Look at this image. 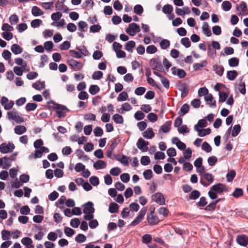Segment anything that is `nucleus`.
Returning a JSON list of instances; mask_svg holds the SVG:
<instances>
[{
    "instance_id": "obj_32",
    "label": "nucleus",
    "mask_w": 248,
    "mask_h": 248,
    "mask_svg": "<svg viewBox=\"0 0 248 248\" xmlns=\"http://www.w3.org/2000/svg\"><path fill=\"white\" fill-rule=\"evenodd\" d=\"M125 31H140V26L135 23L129 24L128 27L126 29Z\"/></svg>"
},
{
    "instance_id": "obj_14",
    "label": "nucleus",
    "mask_w": 248,
    "mask_h": 248,
    "mask_svg": "<svg viewBox=\"0 0 248 248\" xmlns=\"http://www.w3.org/2000/svg\"><path fill=\"white\" fill-rule=\"evenodd\" d=\"M143 137L146 139H151L155 136V133L153 128L149 127L147 129L142 133Z\"/></svg>"
},
{
    "instance_id": "obj_46",
    "label": "nucleus",
    "mask_w": 248,
    "mask_h": 248,
    "mask_svg": "<svg viewBox=\"0 0 248 248\" xmlns=\"http://www.w3.org/2000/svg\"><path fill=\"white\" fill-rule=\"evenodd\" d=\"M222 7L224 11H228L232 8V4L229 1H224L222 3Z\"/></svg>"
},
{
    "instance_id": "obj_47",
    "label": "nucleus",
    "mask_w": 248,
    "mask_h": 248,
    "mask_svg": "<svg viewBox=\"0 0 248 248\" xmlns=\"http://www.w3.org/2000/svg\"><path fill=\"white\" fill-rule=\"evenodd\" d=\"M134 12L138 15H141L143 12V8L140 4H137L134 7Z\"/></svg>"
},
{
    "instance_id": "obj_42",
    "label": "nucleus",
    "mask_w": 248,
    "mask_h": 248,
    "mask_svg": "<svg viewBox=\"0 0 248 248\" xmlns=\"http://www.w3.org/2000/svg\"><path fill=\"white\" fill-rule=\"evenodd\" d=\"M37 107V104L34 103H28L26 104L25 109L27 111L34 110Z\"/></svg>"
},
{
    "instance_id": "obj_58",
    "label": "nucleus",
    "mask_w": 248,
    "mask_h": 248,
    "mask_svg": "<svg viewBox=\"0 0 248 248\" xmlns=\"http://www.w3.org/2000/svg\"><path fill=\"white\" fill-rule=\"evenodd\" d=\"M144 117V113L140 110L137 111L134 114L135 119L137 121H140L143 119Z\"/></svg>"
},
{
    "instance_id": "obj_49",
    "label": "nucleus",
    "mask_w": 248,
    "mask_h": 248,
    "mask_svg": "<svg viewBox=\"0 0 248 248\" xmlns=\"http://www.w3.org/2000/svg\"><path fill=\"white\" fill-rule=\"evenodd\" d=\"M42 23L43 21L42 20L39 19H35L31 22V27L36 28L39 27L41 24H42Z\"/></svg>"
},
{
    "instance_id": "obj_50",
    "label": "nucleus",
    "mask_w": 248,
    "mask_h": 248,
    "mask_svg": "<svg viewBox=\"0 0 248 248\" xmlns=\"http://www.w3.org/2000/svg\"><path fill=\"white\" fill-rule=\"evenodd\" d=\"M219 102H225L228 97V94L224 92H219Z\"/></svg>"
},
{
    "instance_id": "obj_13",
    "label": "nucleus",
    "mask_w": 248,
    "mask_h": 248,
    "mask_svg": "<svg viewBox=\"0 0 248 248\" xmlns=\"http://www.w3.org/2000/svg\"><path fill=\"white\" fill-rule=\"evenodd\" d=\"M236 9L237 11H240L241 15L245 16L248 14V9L245 2L242 1L239 6L237 7Z\"/></svg>"
},
{
    "instance_id": "obj_54",
    "label": "nucleus",
    "mask_w": 248,
    "mask_h": 248,
    "mask_svg": "<svg viewBox=\"0 0 248 248\" xmlns=\"http://www.w3.org/2000/svg\"><path fill=\"white\" fill-rule=\"evenodd\" d=\"M157 50L156 47L153 45L148 46L146 48V52L148 54H154Z\"/></svg>"
},
{
    "instance_id": "obj_16",
    "label": "nucleus",
    "mask_w": 248,
    "mask_h": 248,
    "mask_svg": "<svg viewBox=\"0 0 248 248\" xmlns=\"http://www.w3.org/2000/svg\"><path fill=\"white\" fill-rule=\"evenodd\" d=\"M201 195L200 192L198 190H193L191 191L188 197H186L187 201L193 200H196L198 199Z\"/></svg>"
},
{
    "instance_id": "obj_28",
    "label": "nucleus",
    "mask_w": 248,
    "mask_h": 248,
    "mask_svg": "<svg viewBox=\"0 0 248 248\" xmlns=\"http://www.w3.org/2000/svg\"><path fill=\"white\" fill-rule=\"evenodd\" d=\"M27 66V64L24 63V65L22 67L15 66L14 67V73L18 76H21L23 73V69H25Z\"/></svg>"
},
{
    "instance_id": "obj_5",
    "label": "nucleus",
    "mask_w": 248,
    "mask_h": 248,
    "mask_svg": "<svg viewBox=\"0 0 248 248\" xmlns=\"http://www.w3.org/2000/svg\"><path fill=\"white\" fill-rule=\"evenodd\" d=\"M152 199L159 205H163L165 204V199L161 193L157 192L153 194Z\"/></svg>"
},
{
    "instance_id": "obj_29",
    "label": "nucleus",
    "mask_w": 248,
    "mask_h": 248,
    "mask_svg": "<svg viewBox=\"0 0 248 248\" xmlns=\"http://www.w3.org/2000/svg\"><path fill=\"white\" fill-rule=\"evenodd\" d=\"M31 13L34 16H40L44 14L42 10L36 6H34L32 7Z\"/></svg>"
},
{
    "instance_id": "obj_59",
    "label": "nucleus",
    "mask_w": 248,
    "mask_h": 248,
    "mask_svg": "<svg viewBox=\"0 0 248 248\" xmlns=\"http://www.w3.org/2000/svg\"><path fill=\"white\" fill-rule=\"evenodd\" d=\"M90 182L93 186H97L99 184V178L95 176H91L89 179Z\"/></svg>"
},
{
    "instance_id": "obj_44",
    "label": "nucleus",
    "mask_w": 248,
    "mask_h": 248,
    "mask_svg": "<svg viewBox=\"0 0 248 248\" xmlns=\"http://www.w3.org/2000/svg\"><path fill=\"white\" fill-rule=\"evenodd\" d=\"M128 97V93L126 92H123L121 93L118 97L117 101L119 102L124 101L127 100Z\"/></svg>"
},
{
    "instance_id": "obj_52",
    "label": "nucleus",
    "mask_w": 248,
    "mask_h": 248,
    "mask_svg": "<svg viewBox=\"0 0 248 248\" xmlns=\"http://www.w3.org/2000/svg\"><path fill=\"white\" fill-rule=\"evenodd\" d=\"M202 149L207 153H210L212 151V147L210 144L206 141L203 142L202 145Z\"/></svg>"
},
{
    "instance_id": "obj_27",
    "label": "nucleus",
    "mask_w": 248,
    "mask_h": 248,
    "mask_svg": "<svg viewBox=\"0 0 248 248\" xmlns=\"http://www.w3.org/2000/svg\"><path fill=\"white\" fill-rule=\"evenodd\" d=\"M136 46L135 42L134 41L127 42L125 46V49L130 53L133 52V48Z\"/></svg>"
},
{
    "instance_id": "obj_38",
    "label": "nucleus",
    "mask_w": 248,
    "mask_h": 248,
    "mask_svg": "<svg viewBox=\"0 0 248 248\" xmlns=\"http://www.w3.org/2000/svg\"><path fill=\"white\" fill-rule=\"evenodd\" d=\"M239 62V59L236 57H232L228 61L229 65L230 67H236L238 66Z\"/></svg>"
},
{
    "instance_id": "obj_31",
    "label": "nucleus",
    "mask_w": 248,
    "mask_h": 248,
    "mask_svg": "<svg viewBox=\"0 0 248 248\" xmlns=\"http://www.w3.org/2000/svg\"><path fill=\"white\" fill-rule=\"evenodd\" d=\"M32 87L37 90H40L41 89L45 88V84L44 82H41L38 80L32 84Z\"/></svg>"
},
{
    "instance_id": "obj_23",
    "label": "nucleus",
    "mask_w": 248,
    "mask_h": 248,
    "mask_svg": "<svg viewBox=\"0 0 248 248\" xmlns=\"http://www.w3.org/2000/svg\"><path fill=\"white\" fill-rule=\"evenodd\" d=\"M208 62L206 60L202 61L201 63H196L193 65V68L195 71H197L202 69V68L205 67Z\"/></svg>"
},
{
    "instance_id": "obj_2",
    "label": "nucleus",
    "mask_w": 248,
    "mask_h": 248,
    "mask_svg": "<svg viewBox=\"0 0 248 248\" xmlns=\"http://www.w3.org/2000/svg\"><path fill=\"white\" fill-rule=\"evenodd\" d=\"M121 140L120 137H118L111 141V143L107 151V156L108 158H112V153L116 148L117 144L121 141Z\"/></svg>"
},
{
    "instance_id": "obj_6",
    "label": "nucleus",
    "mask_w": 248,
    "mask_h": 248,
    "mask_svg": "<svg viewBox=\"0 0 248 248\" xmlns=\"http://www.w3.org/2000/svg\"><path fill=\"white\" fill-rule=\"evenodd\" d=\"M84 207L83 212L84 214L93 213L95 209L93 207V203L92 202L89 201L82 205Z\"/></svg>"
},
{
    "instance_id": "obj_56",
    "label": "nucleus",
    "mask_w": 248,
    "mask_h": 248,
    "mask_svg": "<svg viewBox=\"0 0 248 248\" xmlns=\"http://www.w3.org/2000/svg\"><path fill=\"white\" fill-rule=\"evenodd\" d=\"M80 223V220L78 218H74L71 220L70 224L73 228H77Z\"/></svg>"
},
{
    "instance_id": "obj_48",
    "label": "nucleus",
    "mask_w": 248,
    "mask_h": 248,
    "mask_svg": "<svg viewBox=\"0 0 248 248\" xmlns=\"http://www.w3.org/2000/svg\"><path fill=\"white\" fill-rule=\"evenodd\" d=\"M158 213L160 215H162L164 217H166L169 214V211L166 207H161L158 209Z\"/></svg>"
},
{
    "instance_id": "obj_43",
    "label": "nucleus",
    "mask_w": 248,
    "mask_h": 248,
    "mask_svg": "<svg viewBox=\"0 0 248 248\" xmlns=\"http://www.w3.org/2000/svg\"><path fill=\"white\" fill-rule=\"evenodd\" d=\"M144 178L145 180H150L153 177V172L150 169H147L144 170L143 173Z\"/></svg>"
},
{
    "instance_id": "obj_12",
    "label": "nucleus",
    "mask_w": 248,
    "mask_h": 248,
    "mask_svg": "<svg viewBox=\"0 0 248 248\" xmlns=\"http://www.w3.org/2000/svg\"><path fill=\"white\" fill-rule=\"evenodd\" d=\"M171 121H168L166 122V123L160 126V129L159 130V132L160 133L161 131L165 133H167L169 132L171 129Z\"/></svg>"
},
{
    "instance_id": "obj_34",
    "label": "nucleus",
    "mask_w": 248,
    "mask_h": 248,
    "mask_svg": "<svg viewBox=\"0 0 248 248\" xmlns=\"http://www.w3.org/2000/svg\"><path fill=\"white\" fill-rule=\"evenodd\" d=\"M0 152L2 154H6L10 152L9 144L2 143L0 145Z\"/></svg>"
},
{
    "instance_id": "obj_25",
    "label": "nucleus",
    "mask_w": 248,
    "mask_h": 248,
    "mask_svg": "<svg viewBox=\"0 0 248 248\" xmlns=\"http://www.w3.org/2000/svg\"><path fill=\"white\" fill-rule=\"evenodd\" d=\"M207 125V122L205 119L199 120L197 124L194 125V128L195 131H197V129H200V128H203L206 127Z\"/></svg>"
},
{
    "instance_id": "obj_8",
    "label": "nucleus",
    "mask_w": 248,
    "mask_h": 248,
    "mask_svg": "<svg viewBox=\"0 0 248 248\" xmlns=\"http://www.w3.org/2000/svg\"><path fill=\"white\" fill-rule=\"evenodd\" d=\"M226 187L225 185L222 183H217L212 186L211 187V190L214 191L217 194H221L226 190Z\"/></svg>"
},
{
    "instance_id": "obj_62",
    "label": "nucleus",
    "mask_w": 248,
    "mask_h": 248,
    "mask_svg": "<svg viewBox=\"0 0 248 248\" xmlns=\"http://www.w3.org/2000/svg\"><path fill=\"white\" fill-rule=\"evenodd\" d=\"M147 118L150 122L154 123L157 120L158 117L156 114L151 112L148 114Z\"/></svg>"
},
{
    "instance_id": "obj_15",
    "label": "nucleus",
    "mask_w": 248,
    "mask_h": 248,
    "mask_svg": "<svg viewBox=\"0 0 248 248\" xmlns=\"http://www.w3.org/2000/svg\"><path fill=\"white\" fill-rule=\"evenodd\" d=\"M183 86V88L182 89L179 88V91L181 92V97L184 99L187 95L189 89V86L187 83L184 82Z\"/></svg>"
},
{
    "instance_id": "obj_9",
    "label": "nucleus",
    "mask_w": 248,
    "mask_h": 248,
    "mask_svg": "<svg viewBox=\"0 0 248 248\" xmlns=\"http://www.w3.org/2000/svg\"><path fill=\"white\" fill-rule=\"evenodd\" d=\"M237 243L243 247H246L248 245V236L246 234H241L236 237Z\"/></svg>"
},
{
    "instance_id": "obj_20",
    "label": "nucleus",
    "mask_w": 248,
    "mask_h": 248,
    "mask_svg": "<svg viewBox=\"0 0 248 248\" xmlns=\"http://www.w3.org/2000/svg\"><path fill=\"white\" fill-rule=\"evenodd\" d=\"M119 206L117 203L111 202L109 204L108 211L111 214L116 213L119 211Z\"/></svg>"
},
{
    "instance_id": "obj_45",
    "label": "nucleus",
    "mask_w": 248,
    "mask_h": 248,
    "mask_svg": "<svg viewBox=\"0 0 248 248\" xmlns=\"http://www.w3.org/2000/svg\"><path fill=\"white\" fill-rule=\"evenodd\" d=\"M170 45V42L169 40L167 39H163L160 42V46L162 49H166L168 47H169Z\"/></svg>"
},
{
    "instance_id": "obj_11",
    "label": "nucleus",
    "mask_w": 248,
    "mask_h": 248,
    "mask_svg": "<svg viewBox=\"0 0 248 248\" xmlns=\"http://www.w3.org/2000/svg\"><path fill=\"white\" fill-rule=\"evenodd\" d=\"M47 104H52L54 105V109H61L62 110H65L66 112H70V110L67 107L63 105L56 103L53 100H51L46 102Z\"/></svg>"
},
{
    "instance_id": "obj_57",
    "label": "nucleus",
    "mask_w": 248,
    "mask_h": 248,
    "mask_svg": "<svg viewBox=\"0 0 248 248\" xmlns=\"http://www.w3.org/2000/svg\"><path fill=\"white\" fill-rule=\"evenodd\" d=\"M151 162L150 157L148 156H142L140 159V163L143 166L148 165Z\"/></svg>"
},
{
    "instance_id": "obj_33",
    "label": "nucleus",
    "mask_w": 248,
    "mask_h": 248,
    "mask_svg": "<svg viewBox=\"0 0 248 248\" xmlns=\"http://www.w3.org/2000/svg\"><path fill=\"white\" fill-rule=\"evenodd\" d=\"M197 132H198V135L201 137H203L207 135H209L211 133V129L210 128L206 129H197Z\"/></svg>"
},
{
    "instance_id": "obj_41",
    "label": "nucleus",
    "mask_w": 248,
    "mask_h": 248,
    "mask_svg": "<svg viewBox=\"0 0 248 248\" xmlns=\"http://www.w3.org/2000/svg\"><path fill=\"white\" fill-rule=\"evenodd\" d=\"M99 87L96 85H92L90 86L89 92L92 95H94L99 92Z\"/></svg>"
},
{
    "instance_id": "obj_40",
    "label": "nucleus",
    "mask_w": 248,
    "mask_h": 248,
    "mask_svg": "<svg viewBox=\"0 0 248 248\" xmlns=\"http://www.w3.org/2000/svg\"><path fill=\"white\" fill-rule=\"evenodd\" d=\"M162 11L165 14H171L173 11V7L170 4H166L163 7Z\"/></svg>"
},
{
    "instance_id": "obj_4",
    "label": "nucleus",
    "mask_w": 248,
    "mask_h": 248,
    "mask_svg": "<svg viewBox=\"0 0 248 248\" xmlns=\"http://www.w3.org/2000/svg\"><path fill=\"white\" fill-rule=\"evenodd\" d=\"M67 62L69 66L74 68V71L80 70L83 67V63L75 60H68Z\"/></svg>"
},
{
    "instance_id": "obj_10",
    "label": "nucleus",
    "mask_w": 248,
    "mask_h": 248,
    "mask_svg": "<svg viewBox=\"0 0 248 248\" xmlns=\"http://www.w3.org/2000/svg\"><path fill=\"white\" fill-rule=\"evenodd\" d=\"M171 70L173 75H177L180 78H184L186 75V73L183 69H177L174 66L171 68Z\"/></svg>"
},
{
    "instance_id": "obj_53",
    "label": "nucleus",
    "mask_w": 248,
    "mask_h": 248,
    "mask_svg": "<svg viewBox=\"0 0 248 248\" xmlns=\"http://www.w3.org/2000/svg\"><path fill=\"white\" fill-rule=\"evenodd\" d=\"M216 209V205L213 202H211L204 208V210L211 212L214 211Z\"/></svg>"
},
{
    "instance_id": "obj_61",
    "label": "nucleus",
    "mask_w": 248,
    "mask_h": 248,
    "mask_svg": "<svg viewBox=\"0 0 248 248\" xmlns=\"http://www.w3.org/2000/svg\"><path fill=\"white\" fill-rule=\"evenodd\" d=\"M19 21L18 16L16 14L11 15L9 17V21L12 25L16 24Z\"/></svg>"
},
{
    "instance_id": "obj_3",
    "label": "nucleus",
    "mask_w": 248,
    "mask_h": 248,
    "mask_svg": "<svg viewBox=\"0 0 248 248\" xmlns=\"http://www.w3.org/2000/svg\"><path fill=\"white\" fill-rule=\"evenodd\" d=\"M136 145L138 148L142 152H147L148 150L149 142L145 140L142 138H140L138 139Z\"/></svg>"
},
{
    "instance_id": "obj_21",
    "label": "nucleus",
    "mask_w": 248,
    "mask_h": 248,
    "mask_svg": "<svg viewBox=\"0 0 248 248\" xmlns=\"http://www.w3.org/2000/svg\"><path fill=\"white\" fill-rule=\"evenodd\" d=\"M238 75V73L237 71L235 70L228 71L227 72V78L229 80L231 81L234 80Z\"/></svg>"
},
{
    "instance_id": "obj_30",
    "label": "nucleus",
    "mask_w": 248,
    "mask_h": 248,
    "mask_svg": "<svg viewBox=\"0 0 248 248\" xmlns=\"http://www.w3.org/2000/svg\"><path fill=\"white\" fill-rule=\"evenodd\" d=\"M14 131L16 134L20 135L24 133L27 131V129L23 125H17L15 127Z\"/></svg>"
},
{
    "instance_id": "obj_60",
    "label": "nucleus",
    "mask_w": 248,
    "mask_h": 248,
    "mask_svg": "<svg viewBox=\"0 0 248 248\" xmlns=\"http://www.w3.org/2000/svg\"><path fill=\"white\" fill-rule=\"evenodd\" d=\"M207 204V202L205 197H201L200 199V201L196 203V205L198 207H204Z\"/></svg>"
},
{
    "instance_id": "obj_55",
    "label": "nucleus",
    "mask_w": 248,
    "mask_h": 248,
    "mask_svg": "<svg viewBox=\"0 0 248 248\" xmlns=\"http://www.w3.org/2000/svg\"><path fill=\"white\" fill-rule=\"evenodd\" d=\"M64 232L65 235L68 237H71L75 233V231L68 227H65L64 228Z\"/></svg>"
},
{
    "instance_id": "obj_24",
    "label": "nucleus",
    "mask_w": 248,
    "mask_h": 248,
    "mask_svg": "<svg viewBox=\"0 0 248 248\" xmlns=\"http://www.w3.org/2000/svg\"><path fill=\"white\" fill-rule=\"evenodd\" d=\"M3 159L4 160V164L2 165V167L3 169L5 170L8 169L11 166L12 161L15 160V158H12L7 156H4Z\"/></svg>"
},
{
    "instance_id": "obj_35",
    "label": "nucleus",
    "mask_w": 248,
    "mask_h": 248,
    "mask_svg": "<svg viewBox=\"0 0 248 248\" xmlns=\"http://www.w3.org/2000/svg\"><path fill=\"white\" fill-rule=\"evenodd\" d=\"M241 126L240 124H235L233 127V129L232 132V137H235L237 136L240 132L241 131Z\"/></svg>"
},
{
    "instance_id": "obj_19",
    "label": "nucleus",
    "mask_w": 248,
    "mask_h": 248,
    "mask_svg": "<svg viewBox=\"0 0 248 248\" xmlns=\"http://www.w3.org/2000/svg\"><path fill=\"white\" fill-rule=\"evenodd\" d=\"M213 70L219 76L221 77L223 75L224 68L222 65H218L215 64L213 66Z\"/></svg>"
},
{
    "instance_id": "obj_22",
    "label": "nucleus",
    "mask_w": 248,
    "mask_h": 248,
    "mask_svg": "<svg viewBox=\"0 0 248 248\" xmlns=\"http://www.w3.org/2000/svg\"><path fill=\"white\" fill-rule=\"evenodd\" d=\"M94 4V3L93 0H85V1L82 5V8L85 10H89L93 8Z\"/></svg>"
},
{
    "instance_id": "obj_1",
    "label": "nucleus",
    "mask_w": 248,
    "mask_h": 248,
    "mask_svg": "<svg viewBox=\"0 0 248 248\" xmlns=\"http://www.w3.org/2000/svg\"><path fill=\"white\" fill-rule=\"evenodd\" d=\"M150 66L152 69L158 71H162L164 68L162 62L158 58H153L149 61Z\"/></svg>"
},
{
    "instance_id": "obj_39",
    "label": "nucleus",
    "mask_w": 248,
    "mask_h": 248,
    "mask_svg": "<svg viewBox=\"0 0 248 248\" xmlns=\"http://www.w3.org/2000/svg\"><path fill=\"white\" fill-rule=\"evenodd\" d=\"M112 119L117 124H122L124 123L123 116L119 114H114L112 117Z\"/></svg>"
},
{
    "instance_id": "obj_17",
    "label": "nucleus",
    "mask_w": 248,
    "mask_h": 248,
    "mask_svg": "<svg viewBox=\"0 0 248 248\" xmlns=\"http://www.w3.org/2000/svg\"><path fill=\"white\" fill-rule=\"evenodd\" d=\"M93 168L96 170L103 169L107 166V163L104 161L102 160H98L93 165Z\"/></svg>"
},
{
    "instance_id": "obj_64",
    "label": "nucleus",
    "mask_w": 248,
    "mask_h": 248,
    "mask_svg": "<svg viewBox=\"0 0 248 248\" xmlns=\"http://www.w3.org/2000/svg\"><path fill=\"white\" fill-rule=\"evenodd\" d=\"M53 46V44L52 41H48L45 42L44 44V48L46 51H50L52 50Z\"/></svg>"
},
{
    "instance_id": "obj_51",
    "label": "nucleus",
    "mask_w": 248,
    "mask_h": 248,
    "mask_svg": "<svg viewBox=\"0 0 248 248\" xmlns=\"http://www.w3.org/2000/svg\"><path fill=\"white\" fill-rule=\"evenodd\" d=\"M121 158L122 159H117V161L121 162L125 166H128L129 164L128 160L130 159L129 157L125 155H121Z\"/></svg>"
},
{
    "instance_id": "obj_7",
    "label": "nucleus",
    "mask_w": 248,
    "mask_h": 248,
    "mask_svg": "<svg viewBox=\"0 0 248 248\" xmlns=\"http://www.w3.org/2000/svg\"><path fill=\"white\" fill-rule=\"evenodd\" d=\"M146 220L150 226L157 225L160 222L158 217L155 215H147Z\"/></svg>"
},
{
    "instance_id": "obj_36",
    "label": "nucleus",
    "mask_w": 248,
    "mask_h": 248,
    "mask_svg": "<svg viewBox=\"0 0 248 248\" xmlns=\"http://www.w3.org/2000/svg\"><path fill=\"white\" fill-rule=\"evenodd\" d=\"M236 176L235 170H232L229 171L226 174L227 180L228 182H232Z\"/></svg>"
},
{
    "instance_id": "obj_37",
    "label": "nucleus",
    "mask_w": 248,
    "mask_h": 248,
    "mask_svg": "<svg viewBox=\"0 0 248 248\" xmlns=\"http://www.w3.org/2000/svg\"><path fill=\"white\" fill-rule=\"evenodd\" d=\"M243 195V190L241 188H235L234 191L232 193V196L235 198H238Z\"/></svg>"
},
{
    "instance_id": "obj_18",
    "label": "nucleus",
    "mask_w": 248,
    "mask_h": 248,
    "mask_svg": "<svg viewBox=\"0 0 248 248\" xmlns=\"http://www.w3.org/2000/svg\"><path fill=\"white\" fill-rule=\"evenodd\" d=\"M11 50L15 55H18L22 52L23 49L19 45L14 44L11 47Z\"/></svg>"
},
{
    "instance_id": "obj_26",
    "label": "nucleus",
    "mask_w": 248,
    "mask_h": 248,
    "mask_svg": "<svg viewBox=\"0 0 248 248\" xmlns=\"http://www.w3.org/2000/svg\"><path fill=\"white\" fill-rule=\"evenodd\" d=\"M189 110V106L187 104H184L180 108L178 114L180 116H183L187 113Z\"/></svg>"
},
{
    "instance_id": "obj_63",
    "label": "nucleus",
    "mask_w": 248,
    "mask_h": 248,
    "mask_svg": "<svg viewBox=\"0 0 248 248\" xmlns=\"http://www.w3.org/2000/svg\"><path fill=\"white\" fill-rule=\"evenodd\" d=\"M110 174L113 176H118L121 172V170L119 167H114L110 170Z\"/></svg>"
}]
</instances>
